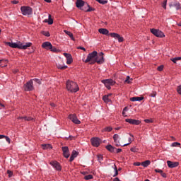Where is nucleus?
Listing matches in <instances>:
<instances>
[{"instance_id": "32", "label": "nucleus", "mask_w": 181, "mask_h": 181, "mask_svg": "<svg viewBox=\"0 0 181 181\" xmlns=\"http://www.w3.org/2000/svg\"><path fill=\"white\" fill-rule=\"evenodd\" d=\"M134 79L132 78L129 77V76H127L126 78V80L124 81L125 83H127V84H132Z\"/></svg>"}, {"instance_id": "2", "label": "nucleus", "mask_w": 181, "mask_h": 181, "mask_svg": "<svg viewBox=\"0 0 181 181\" xmlns=\"http://www.w3.org/2000/svg\"><path fill=\"white\" fill-rule=\"evenodd\" d=\"M66 88L67 91H69V93H77V91L80 90V88L78 87L77 83L70 80H68L66 81Z\"/></svg>"}, {"instance_id": "11", "label": "nucleus", "mask_w": 181, "mask_h": 181, "mask_svg": "<svg viewBox=\"0 0 181 181\" xmlns=\"http://www.w3.org/2000/svg\"><path fill=\"white\" fill-rule=\"evenodd\" d=\"M101 139L98 137H93L90 139L91 145L95 148L100 146Z\"/></svg>"}, {"instance_id": "23", "label": "nucleus", "mask_w": 181, "mask_h": 181, "mask_svg": "<svg viewBox=\"0 0 181 181\" xmlns=\"http://www.w3.org/2000/svg\"><path fill=\"white\" fill-rule=\"evenodd\" d=\"M103 100L106 104H110V103H112V100H111V99H109L108 95H105L103 96Z\"/></svg>"}, {"instance_id": "59", "label": "nucleus", "mask_w": 181, "mask_h": 181, "mask_svg": "<svg viewBox=\"0 0 181 181\" xmlns=\"http://www.w3.org/2000/svg\"><path fill=\"white\" fill-rule=\"evenodd\" d=\"M19 71V69H13L12 70V73H13V74H16V73H18Z\"/></svg>"}, {"instance_id": "27", "label": "nucleus", "mask_w": 181, "mask_h": 181, "mask_svg": "<svg viewBox=\"0 0 181 181\" xmlns=\"http://www.w3.org/2000/svg\"><path fill=\"white\" fill-rule=\"evenodd\" d=\"M8 64V60L6 59V60H4V59H1L0 60V67H6Z\"/></svg>"}, {"instance_id": "58", "label": "nucleus", "mask_w": 181, "mask_h": 181, "mask_svg": "<svg viewBox=\"0 0 181 181\" xmlns=\"http://www.w3.org/2000/svg\"><path fill=\"white\" fill-rule=\"evenodd\" d=\"M134 166H141V163L140 162L134 163Z\"/></svg>"}, {"instance_id": "45", "label": "nucleus", "mask_w": 181, "mask_h": 181, "mask_svg": "<svg viewBox=\"0 0 181 181\" xmlns=\"http://www.w3.org/2000/svg\"><path fill=\"white\" fill-rule=\"evenodd\" d=\"M171 146H180V143L174 142V143L172 144Z\"/></svg>"}, {"instance_id": "54", "label": "nucleus", "mask_w": 181, "mask_h": 181, "mask_svg": "<svg viewBox=\"0 0 181 181\" xmlns=\"http://www.w3.org/2000/svg\"><path fill=\"white\" fill-rule=\"evenodd\" d=\"M77 49H80V50H83V52H86V48H84L83 47H78Z\"/></svg>"}, {"instance_id": "42", "label": "nucleus", "mask_w": 181, "mask_h": 181, "mask_svg": "<svg viewBox=\"0 0 181 181\" xmlns=\"http://www.w3.org/2000/svg\"><path fill=\"white\" fill-rule=\"evenodd\" d=\"M66 139H67V141H69V139L70 141H74V140H76V136H69V137H66Z\"/></svg>"}, {"instance_id": "44", "label": "nucleus", "mask_w": 181, "mask_h": 181, "mask_svg": "<svg viewBox=\"0 0 181 181\" xmlns=\"http://www.w3.org/2000/svg\"><path fill=\"white\" fill-rule=\"evenodd\" d=\"M7 173L8 175V177H12V176L13 175V172H12L11 170H7Z\"/></svg>"}, {"instance_id": "15", "label": "nucleus", "mask_w": 181, "mask_h": 181, "mask_svg": "<svg viewBox=\"0 0 181 181\" xmlns=\"http://www.w3.org/2000/svg\"><path fill=\"white\" fill-rule=\"evenodd\" d=\"M125 121L129 124H132V125H139V124H141V120L135 119H126Z\"/></svg>"}, {"instance_id": "49", "label": "nucleus", "mask_w": 181, "mask_h": 181, "mask_svg": "<svg viewBox=\"0 0 181 181\" xmlns=\"http://www.w3.org/2000/svg\"><path fill=\"white\" fill-rule=\"evenodd\" d=\"M131 152H138V151L136 150V147H132L130 148Z\"/></svg>"}, {"instance_id": "64", "label": "nucleus", "mask_w": 181, "mask_h": 181, "mask_svg": "<svg viewBox=\"0 0 181 181\" xmlns=\"http://www.w3.org/2000/svg\"><path fill=\"white\" fill-rule=\"evenodd\" d=\"M122 115L123 117H127V115H125V112L124 110L122 111Z\"/></svg>"}, {"instance_id": "26", "label": "nucleus", "mask_w": 181, "mask_h": 181, "mask_svg": "<svg viewBox=\"0 0 181 181\" xmlns=\"http://www.w3.org/2000/svg\"><path fill=\"white\" fill-rule=\"evenodd\" d=\"M64 33H66V35H68V36H69V37H71V40H76V39L74 38V35H73V33L70 31H67L66 30H65L64 31Z\"/></svg>"}, {"instance_id": "4", "label": "nucleus", "mask_w": 181, "mask_h": 181, "mask_svg": "<svg viewBox=\"0 0 181 181\" xmlns=\"http://www.w3.org/2000/svg\"><path fill=\"white\" fill-rule=\"evenodd\" d=\"M95 63H98V64H103V63H104V52H100L98 57L89 61V64H95Z\"/></svg>"}, {"instance_id": "21", "label": "nucleus", "mask_w": 181, "mask_h": 181, "mask_svg": "<svg viewBox=\"0 0 181 181\" xmlns=\"http://www.w3.org/2000/svg\"><path fill=\"white\" fill-rule=\"evenodd\" d=\"M105 148L109 151V152H111V153H115V149H117V148L112 146L111 144L106 146Z\"/></svg>"}, {"instance_id": "33", "label": "nucleus", "mask_w": 181, "mask_h": 181, "mask_svg": "<svg viewBox=\"0 0 181 181\" xmlns=\"http://www.w3.org/2000/svg\"><path fill=\"white\" fill-rule=\"evenodd\" d=\"M49 50L50 52H53V53H59L60 52V49L56 48V47H53V45H52V48Z\"/></svg>"}, {"instance_id": "63", "label": "nucleus", "mask_w": 181, "mask_h": 181, "mask_svg": "<svg viewBox=\"0 0 181 181\" xmlns=\"http://www.w3.org/2000/svg\"><path fill=\"white\" fill-rule=\"evenodd\" d=\"M50 105H51V107H56V104H54V103H50Z\"/></svg>"}, {"instance_id": "17", "label": "nucleus", "mask_w": 181, "mask_h": 181, "mask_svg": "<svg viewBox=\"0 0 181 181\" xmlns=\"http://www.w3.org/2000/svg\"><path fill=\"white\" fill-rule=\"evenodd\" d=\"M167 164L168 168H170L171 169H173V168H177V166H179V162L168 160Z\"/></svg>"}, {"instance_id": "14", "label": "nucleus", "mask_w": 181, "mask_h": 181, "mask_svg": "<svg viewBox=\"0 0 181 181\" xmlns=\"http://www.w3.org/2000/svg\"><path fill=\"white\" fill-rule=\"evenodd\" d=\"M57 67L59 70H66V69H67V66L64 65V62H63L62 59L57 63Z\"/></svg>"}, {"instance_id": "37", "label": "nucleus", "mask_w": 181, "mask_h": 181, "mask_svg": "<svg viewBox=\"0 0 181 181\" xmlns=\"http://www.w3.org/2000/svg\"><path fill=\"white\" fill-rule=\"evenodd\" d=\"M41 33L42 35H43L44 36H46L47 37H49L50 36V33H49V31H42Z\"/></svg>"}, {"instance_id": "7", "label": "nucleus", "mask_w": 181, "mask_h": 181, "mask_svg": "<svg viewBox=\"0 0 181 181\" xmlns=\"http://www.w3.org/2000/svg\"><path fill=\"white\" fill-rule=\"evenodd\" d=\"M151 33L154 35V36H156V37H165V34L163 32L160 31V30L151 28Z\"/></svg>"}, {"instance_id": "12", "label": "nucleus", "mask_w": 181, "mask_h": 181, "mask_svg": "<svg viewBox=\"0 0 181 181\" xmlns=\"http://www.w3.org/2000/svg\"><path fill=\"white\" fill-rule=\"evenodd\" d=\"M62 155L64 158H66V159H68V158H70V150H69L68 146H63L62 147Z\"/></svg>"}, {"instance_id": "22", "label": "nucleus", "mask_w": 181, "mask_h": 181, "mask_svg": "<svg viewBox=\"0 0 181 181\" xmlns=\"http://www.w3.org/2000/svg\"><path fill=\"white\" fill-rule=\"evenodd\" d=\"M130 136L129 138V143L124 144L122 146H128V145H131V144H132V142H134L135 137H134V135H132V134H130Z\"/></svg>"}, {"instance_id": "3", "label": "nucleus", "mask_w": 181, "mask_h": 181, "mask_svg": "<svg viewBox=\"0 0 181 181\" xmlns=\"http://www.w3.org/2000/svg\"><path fill=\"white\" fill-rule=\"evenodd\" d=\"M5 45H7L10 47H12L13 49H21L23 50H26L28 47H30L32 46V42H26L25 45H23L22 44H18L16 42H5Z\"/></svg>"}, {"instance_id": "30", "label": "nucleus", "mask_w": 181, "mask_h": 181, "mask_svg": "<svg viewBox=\"0 0 181 181\" xmlns=\"http://www.w3.org/2000/svg\"><path fill=\"white\" fill-rule=\"evenodd\" d=\"M112 131V127L109 126L102 129V132H111Z\"/></svg>"}, {"instance_id": "34", "label": "nucleus", "mask_w": 181, "mask_h": 181, "mask_svg": "<svg viewBox=\"0 0 181 181\" xmlns=\"http://www.w3.org/2000/svg\"><path fill=\"white\" fill-rule=\"evenodd\" d=\"M173 6H175V8H176L177 11H179V9H180L181 6H180V3L176 1L173 4Z\"/></svg>"}, {"instance_id": "53", "label": "nucleus", "mask_w": 181, "mask_h": 181, "mask_svg": "<svg viewBox=\"0 0 181 181\" xmlns=\"http://www.w3.org/2000/svg\"><path fill=\"white\" fill-rule=\"evenodd\" d=\"M34 81H35L36 83H37L38 84H42V82L40 81V80H39L38 78H35Z\"/></svg>"}, {"instance_id": "24", "label": "nucleus", "mask_w": 181, "mask_h": 181, "mask_svg": "<svg viewBox=\"0 0 181 181\" xmlns=\"http://www.w3.org/2000/svg\"><path fill=\"white\" fill-rule=\"evenodd\" d=\"M144 97L141 96V97H133V98H130V101H133V102H135V101H142V100H144Z\"/></svg>"}, {"instance_id": "46", "label": "nucleus", "mask_w": 181, "mask_h": 181, "mask_svg": "<svg viewBox=\"0 0 181 181\" xmlns=\"http://www.w3.org/2000/svg\"><path fill=\"white\" fill-rule=\"evenodd\" d=\"M88 7H86V6H83V7H81V11H83V12H88V11H87V8Z\"/></svg>"}, {"instance_id": "16", "label": "nucleus", "mask_w": 181, "mask_h": 181, "mask_svg": "<svg viewBox=\"0 0 181 181\" xmlns=\"http://www.w3.org/2000/svg\"><path fill=\"white\" fill-rule=\"evenodd\" d=\"M64 56L66 59V64H71L73 63V57L71 56V54L64 52Z\"/></svg>"}, {"instance_id": "51", "label": "nucleus", "mask_w": 181, "mask_h": 181, "mask_svg": "<svg viewBox=\"0 0 181 181\" xmlns=\"http://www.w3.org/2000/svg\"><path fill=\"white\" fill-rule=\"evenodd\" d=\"M6 141H8V144H11V139H9L7 136H4Z\"/></svg>"}, {"instance_id": "43", "label": "nucleus", "mask_w": 181, "mask_h": 181, "mask_svg": "<svg viewBox=\"0 0 181 181\" xmlns=\"http://www.w3.org/2000/svg\"><path fill=\"white\" fill-rule=\"evenodd\" d=\"M168 4V0H164L163 2L162 3V7L164 8V9H166V5Z\"/></svg>"}, {"instance_id": "10", "label": "nucleus", "mask_w": 181, "mask_h": 181, "mask_svg": "<svg viewBox=\"0 0 181 181\" xmlns=\"http://www.w3.org/2000/svg\"><path fill=\"white\" fill-rule=\"evenodd\" d=\"M97 51H93L91 53H89L87 56V59L85 60V63H88L93 60V59H95V57H98Z\"/></svg>"}, {"instance_id": "52", "label": "nucleus", "mask_w": 181, "mask_h": 181, "mask_svg": "<svg viewBox=\"0 0 181 181\" xmlns=\"http://www.w3.org/2000/svg\"><path fill=\"white\" fill-rule=\"evenodd\" d=\"M144 121L146 122V124H149L151 122H153L152 119H144Z\"/></svg>"}, {"instance_id": "56", "label": "nucleus", "mask_w": 181, "mask_h": 181, "mask_svg": "<svg viewBox=\"0 0 181 181\" xmlns=\"http://www.w3.org/2000/svg\"><path fill=\"white\" fill-rule=\"evenodd\" d=\"M161 176L163 177H165V178H166L167 177V175H166V173H163V171L161 173Z\"/></svg>"}, {"instance_id": "28", "label": "nucleus", "mask_w": 181, "mask_h": 181, "mask_svg": "<svg viewBox=\"0 0 181 181\" xmlns=\"http://www.w3.org/2000/svg\"><path fill=\"white\" fill-rule=\"evenodd\" d=\"M151 165V160H146L141 163V166H144V168H148Z\"/></svg>"}, {"instance_id": "38", "label": "nucleus", "mask_w": 181, "mask_h": 181, "mask_svg": "<svg viewBox=\"0 0 181 181\" xmlns=\"http://www.w3.org/2000/svg\"><path fill=\"white\" fill-rule=\"evenodd\" d=\"M97 158H98V162H100V163H101V160H103L104 159V157L101 154H98L97 156Z\"/></svg>"}, {"instance_id": "57", "label": "nucleus", "mask_w": 181, "mask_h": 181, "mask_svg": "<svg viewBox=\"0 0 181 181\" xmlns=\"http://www.w3.org/2000/svg\"><path fill=\"white\" fill-rule=\"evenodd\" d=\"M151 97H156V91L153 92L151 95Z\"/></svg>"}, {"instance_id": "25", "label": "nucleus", "mask_w": 181, "mask_h": 181, "mask_svg": "<svg viewBox=\"0 0 181 181\" xmlns=\"http://www.w3.org/2000/svg\"><path fill=\"white\" fill-rule=\"evenodd\" d=\"M42 149L46 150V149H53V146H52V144H42L41 145Z\"/></svg>"}, {"instance_id": "41", "label": "nucleus", "mask_w": 181, "mask_h": 181, "mask_svg": "<svg viewBox=\"0 0 181 181\" xmlns=\"http://www.w3.org/2000/svg\"><path fill=\"white\" fill-rule=\"evenodd\" d=\"M115 168V175H113V177H115V176H118V168H117V165H114Z\"/></svg>"}, {"instance_id": "13", "label": "nucleus", "mask_w": 181, "mask_h": 181, "mask_svg": "<svg viewBox=\"0 0 181 181\" xmlns=\"http://www.w3.org/2000/svg\"><path fill=\"white\" fill-rule=\"evenodd\" d=\"M69 118L70 120L72 121V122H74V124H81V122L78 119V118H77L76 114L69 115Z\"/></svg>"}, {"instance_id": "55", "label": "nucleus", "mask_w": 181, "mask_h": 181, "mask_svg": "<svg viewBox=\"0 0 181 181\" xmlns=\"http://www.w3.org/2000/svg\"><path fill=\"white\" fill-rule=\"evenodd\" d=\"M11 4H13V5H16L17 4H19V1L16 0H13L11 1Z\"/></svg>"}, {"instance_id": "50", "label": "nucleus", "mask_w": 181, "mask_h": 181, "mask_svg": "<svg viewBox=\"0 0 181 181\" xmlns=\"http://www.w3.org/2000/svg\"><path fill=\"white\" fill-rule=\"evenodd\" d=\"M154 172H156V173H162L163 172V170H159V169H155Z\"/></svg>"}, {"instance_id": "19", "label": "nucleus", "mask_w": 181, "mask_h": 181, "mask_svg": "<svg viewBox=\"0 0 181 181\" xmlns=\"http://www.w3.org/2000/svg\"><path fill=\"white\" fill-rule=\"evenodd\" d=\"M52 43L50 42H45L42 44V48L46 49V50H50L52 49Z\"/></svg>"}, {"instance_id": "6", "label": "nucleus", "mask_w": 181, "mask_h": 181, "mask_svg": "<svg viewBox=\"0 0 181 181\" xmlns=\"http://www.w3.org/2000/svg\"><path fill=\"white\" fill-rule=\"evenodd\" d=\"M102 83H103V84H105V86L107 88V90H111V86H114L115 84V81H114V80H112L111 78L102 80Z\"/></svg>"}, {"instance_id": "35", "label": "nucleus", "mask_w": 181, "mask_h": 181, "mask_svg": "<svg viewBox=\"0 0 181 181\" xmlns=\"http://www.w3.org/2000/svg\"><path fill=\"white\" fill-rule=\"evenodd\" d=\"M170 60H171V62H173V63L176 64L177 61L181 60V57H175V58H171Z\"/></svg>"}, {"instance_id": "5", "label": "nucleus", "mask_w": 181, "mask_h": 181, "mask_svg": "<svg viewBox=\"0 0 181 181\" xmlns=\"http://www.w3.org/2000/svg\"><path fill=\"white\" fill-rule=\"evenodd\" d=\"M21 11L22 15L26 16V15H32V8L30 6H21Z\"/></svg>"}, {"instance_id": "47", "label": "nucleus", "mask_w": 181, "mask_h": 181, "mask_svg": "<svg viewBox=\"0 0 181 181\" xmlns=\"http://www.w3.org/2000/svg\"><path fill=\"white\" fill-rule=\"evenodd\" d=\"M25 121H33V117H25Z\"/></svg>"}, {"instance_id": "40", "label": "nucleus", "mask_w": 181, "mask_h": 181, "mask_svg": "<svg viewBox=\"0 0 181 181\" xmlns=\"http://www.w3.org/2000/svg\"><path fill=\"white\" fill-rule=\"evenodd\" d=\"M119 138V135H118V134H114L113 139H114L115 143L117 142Z\"/></svg>"}, {"instance_id": "1", "label": "nucleus", "mask_w": 181, "mask_h": 181, "mask_svg": "<svg viewBox=\"0 0 181 181\" xmlns=\"http://www.w3.org/2000/svg\"><path fill=\"white\" fill-rule=\"evenodd\" d=\"M99 33L101 35H106L107 36L110 35L111 37H114L115 39H117L119 43L124 42V37H121L119 34L117 33H111L108 31L106 28H100L98 30Z\"/></svg>"}, {"instance_id": "18", "label": "nucleus", "mask_w": 181, "mask_h": 181, "mask_svg": "<svg viewBox=\"0 0 181 181\" xmlns=\"http://www.w3.org/2000/svg\"><path fill=\"white\" fill-rule=\"evenodd\" d=\"M86 4L87 3H86L83 0H76V8H78V9H81L83 6H86Z\"/></svg>"}, {"instance_id": "29", "label": "nucleus", "mask_w": 181, "mask_h": 181, "mask_svg": "<svg viewBox=\"0 0 181 181\" xmlns=\"http://www.w3.org/2000/svg\"><path fill=\"white\" fill-rule=\"evenodd\" d=\"M45 22H47L48 25H53V18H52V15L49 14L48 21L45 20Z\"/></svg>"}, {"instance_id": "20", "label": "nucleus", "mask_w": 181, "mask_h": 181, "mask_svg": "<svg viewBox=\"0 0 181 181\" xmlns=\"http://www.w3.org/2000/svg\"><path fill=\"white\" fill-rule=\"evenodd\" d=\"M78 156V152H77L76 150H74L70 156L69 162H73L74 160V158H77Z\"/></svg>"}, {"instance_id": "60", "label": "nucleus", "mask_w": 181, "mask_h": 181, "mask_svg": "<svg viewBox=\"0 0 181 181\" xmlns=\"http://www.w3.org/2000/svg\"><path fill=\"white\" fill-rule=\"evenodd\" d=\"M119 152H122V149H121V148H116V153H119Z\"/></svg>"}, {"instance_id": "39", "label": "nucleus", "mask_w": 181, "mask_h": 181, "mask_svg": "<svg viewBox=\"0 0 181 181\" xmlns=\"http://www.w3.org/2000/svg\"><path fill=\"white\" fill-rule=\"evenodd\" d=\"M93 175L90 174V175H86L84 177V179L85 180H90V179H93Z\"/></svg>"}, {"instance_id": "8", "label": "nucleus", "mask_w": 181, "mask_h": 181, "mask_svg": "<svg viewBox=\"0 0 181 181\" xmlns=\"http://www.w3.org/2000/svg\"><path fill=\"white\" fill-rule=\"evenodd\" d=\"M24 91H33V81L30 79L24 85Z\"/></svg>"}, {"instance_id": "61", "label": "nucleus", "mask_w": 181, "mask_h": 181, "mask_svg": "<svg viewBox=\"0 0 181 181\" xmlns=\"http://www.w3.org/2000/svg\"><path fill=\"white\" fill-rule=\"evenodd\" d=\"M26 117H27V116L18 117H17V119H25V118Z\"/></svg>"}, {"instance_id": "48", "label": "nucleus", "mask_w": 181, "mask_h": 181, "mask_svg": "<svg viewBox=\"0 0 181 181\" xmlns=\"http://www.w3.org/2000/svg\"><path fill=\"white\" fill-rule=\"evenodd\" d=\"M157 70L158 71H162L163 70V65H160V66H158Z\"/></svg>"}, {"instance_id": "36", "label": "nucleus", "mask_w": 181, "mask_h": 181, "mask_svg": "<svg viewBox=\"0 0 181 181\" xmlns=\"http://www.w3.org/2000/svg\"><path fill=\"white\" fill-rule=\"evenodd\" d=\"M99 4H101V5H105V4H108L107 0H95Z\"/></svg>"}, {"instance_id": "62", "label": "nucleus", "mask_w": 181, "mask_h": 181, "mask_svg": "<svg viewBox=\"0 0 181 181\" xmlns=\"http://www.w3.org/2000/svg\"><path fill=\"white\" fill-rule=\"evenodd\" d=\"M113 181H121V180H119V178L115 177V179H113Z\"/></svg>"}, {"instance_id": "31", "label": "nucleus", "mask_w": 181, "mask_h": 181, "mask_svg": "<svg viewBox=\"0 0 181 181\" xmlns=\"http://www.w3.org/2000/svg\"><path fill=\"white\" fill-rule=\"evenodd\" d=\"M86 6L88 8V9L86 10V12H93V11H95V8H94L90 6V5L88 4V3H86Z\"/></svg>"}, {"instance_id": "9", "label": "nucleus", "mask_w": 181, "mask_h": 181, "mask_svg": "<svg viewBox=\"0 0 181 181\" xmlns=\"http://www.w3.org/2000/svg\"><path fill=\"white\" fill-rule=\"evenodd\" d=\"M49 165L55 168V170L57 172H62V165H60V163H59L57 160H52L49 163Z\"/></svg>"}]
</instances>
